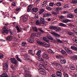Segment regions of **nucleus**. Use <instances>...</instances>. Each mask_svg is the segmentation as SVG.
Here are the masks:
<instances>
[{
    "label": "nucleus",
    "mask_w": 77,
    "mask_h": 77,
    "mask_svg": "<svg viewBox=\"0 0 77 77\" xmlns=\"http://www.w3.org/2000/svg\"><path fill=\"white\" fill-rule=\"evenodd\" d=\"M5 26H6L3 27L2 32L3 33H6L7 34H8V33H9V32L8 31V28L9 27V26H8L9 25V23H5Z\"/></svg>",
    "instance_id": "obj_1"
},
{
    "label": "nucleus",
    "mask_w": 77,
    "mask_h": 77,
    "mask_svg": "<svg viewBox=\"0 0 77 77\" xmlns=\"http://www.w3.org/2000/svg\"><path fill=\"white\" fill-rule=\"evenodd\" d=\"M37 42L38 44H40V45H45L46 47H50V43L48 42H41V41H37Z\"/></svg>",
    "instance_id": "obj_2"
},
{
    "label": "nucleus",
    "mask_w": 77,
    "mask_h": 77,
    "mask_svg": "<svg viewBox=\"0 0 77 77\" xmlns=\"http://www.w3.org/2000/svg\"><path fill=\"white\" fill-rule=\"evenodd\" d=\"M22 58L25 60L26 61H31V59L30 56H29L27 54H25L24 55H22Z\"/></svg>",
    "instance_id": "obj_3"
},
{
    "label": "nucleus",
    "mask_w": 77,
    "mask_h": 77,
    "mask_svg": "<svg viewBox=\"0 0 77 77\" xmlns=\"http://www.w3.org/2000/svg\"><path fill=\"white\" fill-rule=\"evenodd\" d=\"M50 29L51 30H54L57 32H59L61 31V28L59 27L54 26H51L50 27Z\"/></svg>",
    "instance_id": "obj_4"
},
{
    "label": "nucleus",
    "mask_w": 77,
    "mask_h": 77,
    "mask_svg": "<svg viewBox=\"0 0 77 77\" xmlns=\"http://www.w3.org/2000/svg\"><path fill=\"white\" fill-rule=\"evenodd\" d=\"M36 35L34 34H32L29 38L27 39L28 42H30V43H33V38Z\"/></svg>",
    "instance_id": "obj_5"
},
{
    "label": "nucleus",
    "mask_w": 77,
    "mask_h": 77,
    "mask_svg": "<svg viewBox=\"0 0 77 77\" xmlns=\"http://www.w3.org/2000/svg\"><path fill=\"white\" fill-rule=\"evenodd\" d=\"M38 72L41 74L43 75H45L47 74L45 71L44 70V69H38Z\"/></svg>",
    "instance_id": "obj_6"
},
{
    "label": "nucleus",
    "mask_w": 77,
    "mask_h": 77,
    "mask_svg": "<svg viewBox=\"0 0 77 77\" xmlns=\"http://www.w3.org/2000/svg\"><path fill=\"white\" fill-rule=\"evenodd\" d=\"M21 17H23L22 19V21L24 23H26L27 22V19H28V16L27 15H23Z\"/></svg>",
    "instance_id": "obj_7"
},
{
    "label": "nucleus",
    "mask_w": 77,
    "mask_h": 77,
    "mask_svg": "<svg viewBox=\"0 0 77 77\" xmlns=\"http://www.w3.org/2000/svg\"><path fill=\"white\" fill-rule=\"evenodd\" d=\"M42 57L43 58V59H45L48 60L49 59V56H48V55L45 53L43 54L42 55Z\"/></svg>",
    "instance_id": "obj_8"
},
{
    "label": "nucleus",
    "mask_w": 77,
    "mask_h": 77,
    "mask_svg": "<svg viewBox=\"0 0 77 77\" xmlns=\"http://www.w3.org/2000/svg\"><path fill=\"white\" fill-rule=\"evenodd\" d=\"M51 14L47 12H45L43 14V17H48V16H51Z\"/></svg>",
    "instance_id": "obj_9"
},
{
    "label": "nucleus",
    "mask_w": 77,
    "mask_h": 77,
    "mask_svg": "<svg viewBox=\"0 0 77 77\" xmlns=\"http://www.w3.org/2000/svg\"><path fill=\"white\" fill-rule=\"evenodd\" d=\"M11 62L12 63H13V64H17V60H16V59L14 58H11Z\"/></svg>",
    "instance_id": "obj_10"
},
{
    "label": "nucleus",
    "mask_w": 77,
    "mask_h": 77,
    "mask_svg": "<svg viewBox=\"0 0 77 77\" xmlns=\"http://www.w3.org/2000/svg\"><path fill=\"white\" fill-rule=\"evenodd\" d=\"M64 49L65 50H66L68 53H69V54H71V53H72V51L71 50L69 49V48L66 47H65L64 48Z\"/></svg>",
    "instance_id": "obj_11"
},
{
    "label": "nucleus",
    "mask_w": 77,
    "mask_h": 77,
    "mask_svg": "<svg viewBox=\"0 0 77 77\" xmlns=\"http://www.w3.org/2000/svg\"><path fill=\"white\" fill-rule=\"evenodd\" d=\"M16 22H13V24L14 25V26H15V28L17 29V30L18 31V32H21V30L20 29V28H19V27H18L17 26H16Z\"/></svg>",
    "instance_id": "obj_12"
},
{
    "label": "nucleus",
    "mask_w": 77,
    "mask_h": 77,
    "mask_svg": "<svg viewBox=\"0 0 77 77\" xmlns=\"http://www.w3.org/2000/svg\"><path fill=\"white\" fill-rule=\"evenodd\" d=\"M61 53L64 56H68V54L65 50L62 49L61 51Z\"/></svg>",
    "instance_id": "obj_13"
},
{
    "label": "nucleus",
    "mask_w": 77,
    "mask_h": 77,
    "mask_svg": "<svg viewBox=\"0 0 77 77\" xmlns=\"http://www.w3.org/2000/svg\"><path fill=\"white\" fill-rule=\"evenodd\" d=\"M56 57L58 59H60L62 58H63V56L60 54H59L56 56Z\"/></svg>",
    "instance_id": "obj_14"
},
{
    "label": "nucleus",
    "mask_w": 77,
    "mask_h": 77,
    "mask_svg": "<svg viewBox=\"0 0 77 77\" xmlns=\"http://www.w3.org/2000/svg\"><path fill=\"white\" fill-rule=\"evenodd\" d=\"M61 70H60V71H57L56 72V74L57 75V76H58V77H61L62 76V72H61Z\"/></svg>",
    "instance_id": "obj_15"
},
{
    "label": "nucleus",
    "mask_w": 77,
    "mask_h": 77,
    "mask_svg": "<svg viewBox=\"0 0 77 77\" xmlns=\"http://www.w3.org/2000/svg\"><path fill=\"white\" fill-rule=\"evenodd\" d=\"M38 11V8H34L31 10V11L33 12H37Z\"/></svg>",
    "instance_id": "obj_16"
},
{
    "label": "nucleus",
    "mask_w": 77,
    "mask_h": 77,
    "mask_svg": "<svg viewBox=\"0 0 77 77\" xmlns=\"http://www.w3.org/2000/svg\"><path fill=\"white\" fill-rule=\"evenodd\" d=\"M8 68V64L5 63L3 65V68L4 70L7 69Z\"/></svg>",
    "instance_id": "obj_17"
},
{
    "label": "nucleus",
    "mask_w": 77,
    "mask_h": 77,
    "mask_svg": "<svg viewBox=\"0 0 77 77\" xmlns=\"http://www.w3.org/2000/svg\"><path fill=\"white\" fill-rule=\"evenodd\" d=\"M6 39L9 41H12V36H8L7 37Z\"/></svg>",
    "instance_id": "obj_18"
},
{
    "label": "nucleus",
    "mask_w": 77,
    "mask_h": 77,
    "mask_svg": "<svg viewBox=\"0 0 77 77\" xmlns=\"http://www.w3.org/2000/svg\"><path fill=\"white\" fill-rule=\"evenodd\" d=\"M51 33L54 35H55V37H57V38H59V37H60V35L59 34L57 33H55L54 32H52Z\"/></svg>",
    "instance_id": "obj_19"
},
{
    "label": "nucleus",
    "mask_w": 77,
    "mask_h": 77,
    "mask_svg": "<svg viewBox=\"0 0 77 77\" xmlns=\"http://www.w3.org/2000/svg\"><path fill=\"white\" fill-rule=\"evenodd\" d=\"M39 68H40L39 69H45V65H43L42 64H40L39 66H38Z\"/></svg>",
    "instance_id": "obj_20"
},
{
    "label": "nucleus",
    "mask_w": 77,
    "mask_h": 77,
    "mask_svg": "<svg viewBox=\"0 0 77 77\" xmlns=\"http://www.w3.org/2000/svg\"><path fill=\"white\" fill-rule=\"evenodd\" d=\"M40 22L41 24H45V20H44V18L41 17L40 18Z\"/></svg>",
    "instance_id": "obj_21"
},
{
    "label": "nucleus",
    "mask_w": 77,
    "mask_h": 77,
    "mask_svg": "<svg viewBox=\"0 0 77 77\" xmlns=\"http://www.w3.org/2000/svg\"><path fill=\"white\" fill-rule=\"evenodd\" d=\"M67 16L68 18H73L74 17V15L71 14H69Z\"/></svg>",
    "instance_id": "obj_22"
},
{
    "label": "nucleus",
    "mask_w": 77,
    "mask_h": 77,
    "mask_svg": "<svg viewBox=\"0 0 77 77\" xmlns=\"http://www.w3.org/2000/svg\"><path fill=\"white\" fill-rule=\"evenodd\" d=\"M71 49H72L73 50H74V51H77V48L73 46H71Z\"/></svg>",
    "instance_id": "obj_23"
},
{
    "label": "nucleus",
    "mask_w": 77,
    "mask_h": 77,
    "mask_svg": "<svg viewBox=\"0 0 77 77\" xmlns=\"http://www.w3.org/2000/svg\"><path fill=\"white\" fill-rule=\"evenodd\" d=\"M47 37L48 38V39H50V40H51L52 41H53V38H52L50 35H47Z\"/></svg>",
    "instance_id": "obj_24"
},
{
    "label": "nucleus",
    "mask_w": 77,
    "mask_h": 77,
    "mask_svg": "<svg viewBox=\"0 0 77 77\" xmlns=\"http://www.w3.org/2000/svg\"><path fill=\"white\" fill-rule=\"evenodd\" d=\"M41 51L40 50L37 51L36 53V55L38 56V57H40L41 56Z\"/></svg>",
    "instance_id": "obj_25"
},
{
    "label": "nucleus",
    "mask_w": 77,
    "mask_h": 77,
    "mask_svg": "<svg viewBox=\"0 0 77 77\" xmlns=\"http://www.w3.org/2000/svg\"><path fill=\"white\" fill-rule=\"evenodd\" d=\"M28 53L29 54H32V56H34V55H35V54L33 53V51L32 50H29L28 51Z\"/></svg>",
    "instance_id": "obj_26"
},
{
    "label": "nucleus",
    "mask_w": 77,
    "mask_h": 77,
    "mask_svg": "<svg viewBox=\"0 0 77 77\" xmlns=\"http://www.w3.org/2000/svg\"><path fill=\"white\" fill-rule=\"evenodd\" d=\"M32 5H29L28 9H27V11L28 12H29L30 10H31V9L32 8Z\"/></svg>",
    "instance_id": "obj_27"
},
{
    "label": "nucleus",
    "mask_w": 77,
    "mask_h": 77,
    "mask_svg": "<svg viewBox=\"0 0 77 77\" xmlns=\"http://www.w3.org/2000/svg\"><path fill=\"white\" fill-rule=\"evenodd\" d=\"M60 62L62 64H65L66 63V60L65 59L64 60H60Z\"/></svg>",
    "instance_id": "obj_28"
},
{
    "label": "nucleus",
    "mask_w": 77,
    "mask_h": 77,
    "mask_svg": "<svg viewBox=\"0 0 77 77\" xmlns=\"http://www.w3.org/2000/svg\"><path fill=\"white\" fill-rule=\"evenodd\" d=\"M55 9L56 12H59L60 11H61V10L62 9V8L60 7H57L56 8H55Z\"/></svg>",
    "instance_id": "obj_29"
},
{
    "label": "nucleus",
    "mask_w": 77,
    "mask_h": 77,
    "mask_svg": "<svg viewBox=\"0 0 77 77\" xmlns=\"http://www.w3.org/2000/svg\"><path fill=\"white\" fill-rule=\"evenodd\" d=\"M55 5H56L54 3V2H50L49 3L50 6H51V7H54Z\"/></svg>",
    "instance_id": "obj_30"
},
{
    "label": "nucleus",
    "mask_w": 77,
    "mask_h": 77,
    "mask_svg": "<svg viewBox=\"0 0 77 77\" xmlns=\"http://www.w3.org/2000/svg\"><path fill=\"white\" fill-rule=\"evenodd\" d=\"M72 59L74 60H76L77 59V55H74L72 57Z\"/></svg>",
    "instance_id": "obj_31"
},
{
    "label": "nucleus",
    "mask_w": 77,
    "mask_h": 77,
    "mask_svg": "<svg viewBox=\"0 0 77 77\" xmlns=\"http://www.w3.org/2000/svg\"><path fill=\"white\" fill-rule=\"evenodd\" d=\"M45 11V10L43 8L40 9V11H39V13L40 14H41L42 13H43Z\"/></svg>",
    "instance_id": "obj_32"
},
{
    "label": "nucleus",
    "mask_w": 77,
    "mask_h": 77,
    "mask_svg": "<svg viewBox=\"0 0 77 77\" xmlns=\"http://www.w3.org/2000/svg\"><path fill=\"white\" fill-rule=\"evenodd\" d=\"M71 2L73 4H76L77 3V0H71Z\"/></svg>",
    "instance_id": "obj_33"
},
{
    "label": "nucleus",
    "mask_w": 77,
    "mask_h": 77,
    "mask_svg": "<svg viewBox=\"0 0 77 77\" xmlns=\"http://www.w3.org/2000/svg\"><path fill=\"white\" fill-rule=\"evenodd\" d=\"M69 22V20L68 19H64L63 20V22L64 23H67Z\"/></svg>",
    "instance_id": "obj_34"
},
{
    "label": "nucleus",
    "mask_w": 77,
    "mask_h": 77,
    "mask_svg": "<svg viewBox=\"0 0 77 77\" xmlns=\"http://www.w3.org/2000/svg\"><path fill=\"white\" fill-rule=\"evenodd\" d=\"M22 45L23 46V47H27V44H26V42H23L22 43Z\"/></svg>",
    "instance_id": "obj_35"
},
{
    "label": "nucleus",
    "mask_w": 77,
    "mask_h": 77,
    "mask_svg": "<svg viewBox=\"0 0 77 77\" xmlns=\"http://www.w3.org/2000/svg\"><path fill=\"white\" fill-rule=\"evenodd\" d=\"M60 26H63V27H66V25L63 24L62 23H60L59 24Z\"/></svg>",
    "instance_id": "obj_36"
},
{
    "label": "nucleus",
    "mask_w": 77,
    "mask_h": 77,
    "mask_svg": "<svg viewBox=\"0 0 77 77\" xmlns=\"http://www.w3.org/2000/svg\"><path fill=\"white\" fill-rule=\"evenodd\" d=\"M32 29H33V30L34 31H35V32H38V29H37V27H33L32 28Z\"/></svg>",
    "instance_id": "obj_37"
},
{
    "label": "nucleus",
    "mask_w": 77,
    "mask_h": 77,
    "mask_svg": "<svg viewBox=\"0 0 77 77\" xmlns=\"http://www.w3.org/2000/svg\"><path fill=\"white\" fill-rule=\"evenodd\" d=\"M48 53L51 54V53H53V51L51 49H49L48 50Z\"/></svg>",
    "instance_id": "obj_38"
},
{
    "label": "nucleus",
    "mask_w": 77,
    "mask_h": 77,
    "mask_svg": "<svg viewBox=\"0 0 77 77\" xmlns=\"http://www.w3.org/2000/svg\"><path fill=\"white\" fill-rule=\"evenodd\" d=\"M35 24H36V25H40V24H41V23H40L39 21L37 20L36 21Z\"/></svg>",
    "instance_id": "obj_39"
},
{
    "label": "nucleus",
    "mask_w": 77,
    "mask_h": 77,
    "mask_svg": "<svg viewBox=\"0 0 77 77\" xmlns=\"http://www.w3.org/2000/svg\"><path fill=\"white\" fill-rule=\"evenodd\" d=\"M68 34L69 35H70L71 36H72V35H74V33H73V32H71L69 31L68 32Z\"/></svg>",
    "instance_id": "obj_40"
},
{
    "label": "nucleus",
    "mask_w": 77,
    "mask_h": 77,
    "mask_svg": "<svg viewBox=\"0 0 77 77\" xmlns=\"http://www.w3.org/2000/svg\"><path fill=\"white\" fill-rule=\"evenodd\" d=\"M73 41L74 42H75L76 43H77V38L76 37H75L73 38Z\"/></svg>",
    "instance_id": "obj_41"
},
{
    "label": "nucleus",
    "mask_w": 77,
    "mask_h": 77,
    "mask_svg": "<svg viewBox=\"0 0 77 77\" xmlns=\"http://www.w3.org/2000/svg\"><path fill=\"white\" fill-rule=\"evenodd\" d=\"M56 67L57 68H60V67H62V65L60 64H57Z\"/></svg>",
    "instance_id": "obj_42"
},
{
    "label": "nucleus",
    "mask_w": 77,
    "mask_h": 77,
    "mask_svg": "<svg viewBox=\"0 0 77 77\" xmlns=\"http://www.w3.org/2000/svg\"><path fill=\"white\" fill-rule=\"evenodd\" d=\"M64 8H66V9H69V6L68 4L66 5L63 6Z\"/></svg>",
    "instance_id": "obj_43"
},
{
    "label": "nucleus",
    "mask_w": 77,
    "mask_h": 77,
    "mask_svg": "<svg viewBox=\"0 0 77 77\" xmlns=\"http://www.w3.org/2000/svg\"><path fill=\"white\" fill-rule=\"evenodd\" d=\"M26 77H31L30 75L29 74V73H26L25 75Z\"/></svg>",
    "instance_id": "obj_44"
},
{
    "label": "nucleus",
    "mask_w": 77,
    "mask_h": 77,
    "mask_svg": "<svg viewBox=\"0 0 77 77\" xmlns=\"http://www.w3.org/2000/svg\"><path fill=\"white\" fill-rule=\"evenodd\" d=\"M70 68L72 70H74L75 69V67L74 66H70Z\"/></svg>",
    "instance_id": "obj_45"
},
{
    "label": "nucleus",
    "mask_w": 77,
    "mask_h": 77,
    "mask_svg": "<svg viewBox=\"0 0 77 77\" xmlns=\"http://www.w3.org/2000/svg\"><path fill=\"white\" fill-rule=\"evenodd\" d=\"M4 57V55L2 53L0 54V59H3Z\"/></svg>",
    "instance_id": "obj_46"
},
{
    "label": "nucleus",
    "mask_w": 77,
    "mask_h": 77,
    "mask_svg": "<svg viewBox=\"0 0 77 77\" xmlns=\"http://www.w3.org/2000/svg\"><path fill=\"white\" fill-rule=\"evenodd\" d=\"M56 40L57 42H60V43H62V41L60 40L59 39H56Z\"/></svg>",
    "instance_id": "obj_47"
},
{
    "label": "nucleus",
    "mask_w": 77,
    "mask_h": 77,
    "mask_svg": "<svg viewBox=\"0 0 77 77\" xmlns=\"http://www.w3.org/2000/svg\"><path fill=\"white\" fill-rule=\"evenodd\" d=\"M61 3L60 2H57V6H61Z\"/></svg>",
    "instance_id": "obj_48"
},
{
    "label": "nucleus",
    "mask_w": 77,
    "mask_h": 77,
    "mask_svg": "<svg viewBox=\"0 0 77 77\" xmlns=\"http://www.w3.org/2000/svg\"><path fill=\"white\" fill-rule=\"evenodd\" d=\"M2 76L4 77H8V76L7 75V74L3 73Z\"/></svg>",
    "instance_id": "obj_49"
},
{
    "label": "nucleus",
    "mask_w": 77,
    "mask_h": 77,
    "mask_svg": "<svg viewBox=\"0 0 77 77\" xmlns=\"http://www.w3.org/2000/svg\"><path fill=\"white\" fill-rule=\"evenodd\" d=\"M46 2L44 1L43 2V4H42V6L44 7L45 6V4H46Z\"/></svg>",
    "instance_id": "obj_50"
},
{
    "label": "nucleus",
    "mask_w": 77,
    "mask_h": 77,
    "mask_svg": "<svg viewBox=\"0 0 77 77\" xmlns=\"http://www.w3.org/2000/svg\"><path fill=\"white\" fill-rule=\"evenodd\" d=\"M43 39L44 41H46V42H48V40L47 41V38H46V37H43Z\"/></svg>",
    "instance_id": "obj_51"
},
{
    "label": "nucleus",
    "mask_w": 77,
    "mask_h": 77,
    "mask_svg": "<svg viewBox=\"0 0 77 77\" xmlns=\"http://www.w3.org/2000/svg\"><path fill=\"white\" fill-rule=\"evenodd\" d=\"M46 9L48 10V11H51V9H52V8L51 7H47Z\"/></svg>",
    "instance_id": "obj_52"
},
{
    "label": "nucleus",
    "mask_w": 77,
    "mask_h": 77,
    "mask_svg": "<svg viewBox=\"0 0 77 77\" xmlns=\"http://www.w3.org/2000/svg\"><path fill=\"white\" fill-rule=\"evenodd\" d=\"M63 75H64L65 76V77H69V76H68V75L66 73H64Z\"/></svg>",
    "instance_id": "obj_53"
},
{
    "label": "nucleus",
    "mask_w": 77,
    "mask_h": 77,
    "mask_svg": "<svg viewBox=\"0 0 77 77\" xmlns=\"http://www.w3.org/2000/svg\"><path fill=\"white\" fill-rule=\"evenodd\" d=\"M17 12V11H20V8H17L16 10H15Z\"/></svg>",
    "instance_id": "obj_54"
},
{
    "label": "nucleus",
    "mask_w": 77,
    "mask_h": 77,
    "mask_svg": "<svg viewBox=\"0 0 77 77\" xmlns=\"http://www.w3.org/2000/svg\"><path fill=\"white\" fill-rule=\"evenodd\" d=\"M11 5L13 6H15L16 5L15 2H12L11 3Z\"/></svg>",
    "instance_id": "obj_55"
},
{
    "label": "nucleus",
    "mask_w": 77,
    "mask_h": 77,
    "mask_svg": "<svg viewBox=\"0 0 77 77\" xmlns=\"http://www.w3.org/2000/svg\"><path fill=\"white\" fill-rule=\"evenodd\" d=\"M52 14H53V15H57V13H56L55 12H52Z\"/></svg>",
    "instance_id": "obj_56"
},
{
    "label": "nucleus",
    "mask_w": 77,
    "mask_h": 77,
    "mask_svg": "<svg viewBox=\"0 0 77 77\" xmlns=\"http://www.w3.org/2000/svg\"><path fill=\"white\" fill-rule=\"evenodd\" d=\"M39 30H40V32H42V33H45V31H44L42 29H39Z\"/></svg>",
    "instance_id": "obj_57"
},
{
    "label": "nucleus",
    "mask_w": 77,
    "mask_h": 77,
    "mask_svg": "<svg viewBox=\"0 0 77 77\" xmlns=\"http://www.w3.org/2000/svg\"><path fill=\"white\" fill-rule=\"evenodd\" d=\"M17 60L18 61H19V62H22V60L20 59V58H19Z\"/></svg>",
    "instance_id": "obj_58"
},
{
    "label": "nucleus",
    "mask_w": 77,
    "mask_h": 77,
    "mask_svg": "<svg viewBox=\"0 0 77 77\" xmlns=\"http://www.w3.org/2000/svg\"><path fill=\"white\" fill-rule=\"evenodd\" d=\"M48 70H50V71H51V69H52V68L50 67V66H49V68H48Z\"/></svg>",
    "instance_id": "obj_59"
},
{
    "label": "nucleus",
    "mask_w": 77,
    "mask_h": 77,
    "mask_svg": "<svg viewBox=\"0 0 77 77\" xmlns=\"http://www.w3.org/2000/svg\"><path fill=\"white\" fill-rule=\"evenodd\" d=\"M14 39L15 41H16L18 39V38L16 37H14Z\"/></svg>",
    "instance_id": "obj_60"
},
{
    "label": "nucleus",
    "mask_w": 77,
    "mask_h": 77,
    "mask_svg": "<svg viewBox=\"0 0 77 77\" xmlns=\"http://www.w3.org/2000/svg\"><path fill=\"white\" fill-rule=\"evenodd\" d=\"M74 12L75 13H76V14H77V8L75 9L74 10Z\"/></svg>",
    "instance_id": "obj_61"
},
{
    "label": "nucleus",
    "mask_w": 77,
    "mask_h": 77,
    "mask_svg": "<svg viewBox=\"0 0 77 77\" xmlns=\"http://www.w3.org/2000/svg\"><path fill=\"white\" fill-rule=\"evenodd\" d=\"M23 68H24L25 69H27V66H25Z\"/></svg>",
    "instance_id": "obj_62"
},
{
    "label": "nucleus",
    "mask_w": 77,
    "mask_h": 77,
    "mask_svg": "<svg viewBox=\"0 0 77 77\" xmlns=\"http://www.w3.org/2000/svg\"><path fill=\"white\" fill-rule=\"evenodd\" d=\"M34 18L35 19H38V16H35Z\"/></svg>",
    "instance_id": "obj_63"
},
{
    "label": "nucleus",
    "mask_w": 77,
    "mask_h": 77,
    "mask_svg": "<svg viewBox=\"0 0 77 77\" xmlns=\"http://www.w3.org/2000/svg\"><path fill=\"white\" fill-rule=\"evenodd\" d=\"M60 18L61 19H62L63 18H64V17L63 16H60Z\"/></svg>",
    "instance_id": "obj_64"
}]
</instances>
